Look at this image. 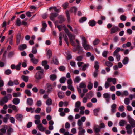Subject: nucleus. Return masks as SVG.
Wrapping results in <instances>:
<instances>
[{
  "instance_id": "f257e3e1",
  "label": "nucleus",
  "mask_w": 135,
  "mask_h": 135,
  "mask_svg": "<svg viewBox=\"0 0 135 135\" xmlns=\"http://www.w3.org/2000/svg\"><path fill=\"white\" fill-rule=\"evenodd\" d=\"M105 127V125L103 123H102L100 124V126L97 125H94L93 129L96 135H100L99 132L100 131L101 129L104 128Z\"/></svg>"
},
{
  "instance_id": "f03ea898",
  "label": "nucleus",
  "mask_w": 135,
  "mask_h": 135,
  "mask_svg": "<svg viewBox=\"0 0 135 135\" xmlns=\"http://www.w3.org/2000/svg\"><path fill=\"white\" fill-rule=\"evenodd\" d=\"M12 98V95L10 94H8L7 96L6 95L0 99V105L3 106L4 104L8 102L9 99L11 100Z\"/></svg>"
},
{
  "instance_id": "7ed1b4c3",
  "label": "nucleus",
  "mask_w": 135,
  "mask_h": 135,
  "mask_svg": "<svg viewBox=\"0 0 135 135\" xmlns=\"http://www.w3.org/2000/svg\"><path fill=\"white\" fill-rule=\"evenodd\" d=\"M44 70H41V71H39L36 73V81L38 83L39 81V80L41 79L43 77L44 74Z\"/></svg>"
},
{
  "instance_id": "20e7f679",
  "label": "nucleus",
  "mask_w": 135,
  "mask_h": 135,
  "mask_svg": "<svg viewBox=\"0 0 135 135\" xmlns=\"http://www.w3.org/2000/svg\"><path fill=\"white\" fill-rule=\"evenodd\" d=\"M120 30L117 26L114 25L110 30V33L111 34L115 33L120 31Z\"/></svg>"
},
{
  "instance_id": "39448f33",
  "label": "nucleus",
  "mask_w": 135,
  "mask_h": 135,
  "mask_svg": "<svg viewBox=\"0 0 135 135\" xmlns=\"http://www.w3.org/2000/svg\"><path fill=\"white\" fill-rule=\"evenodd\" d=\"M127 118L131 126L132 127H135V120L132 118L130 115L127 116Z\"/></svg>"
},
{
  "instance_id": "423d86ee",
  "label": "nucleus",
  "mask_w": 135,
  "mask_h": 135,
  "mask_svg": "<svg viewBox=\"0 0 135 135\" xmlns=\"http://www.w3.org/2000/svg\"><path fill=\"white\" fill-rule=\"evenodd\" d=\"M46 86L47 89V93H51L54 88V86L52 84L48 83L47 84Z\"/></svg>"
},
{
  "instance_id": "0eeeda50",
  "label": "nucleus",
  "mask_w": 135,
  "mask_h": 135,
  "mask_svg": "<svg viewBox=\"0 0 135 135\" xmlns=\"http://www.w3.org/2000/svg\"><path fill=\"white\" fill-rule=\"evenodd\" d=\"M126 129L127 130V133L128 134H131L132 132V127L130 124L127 125L125 127Z\"/></svg>"
},
{
  "instance_id": "6e6552de",
  "label": "nucleus",
  "mask_w": 135,
  "mask_h": 135,
  "mask_svg": "<svg viewBox=\"0 0 135 135\" xmlns=\"http://www.w3.org/2000/svg\"><path fill=\"white\" fill-rule=\"evenodd\" d=\"M103 97L105 99L106 102L109 103L110 98V95L108 93H106L103 94Z\"/></svg>"
},
{
  "instance_id": "1a4fd4ad",
  "label": "nucleus",
  "mask_w": 135,
  "mask_h": 135,
  "mask_svg": "<svg viewBox=\"0 0 135 135\" xmlns=\"http://www.w3.org/2000/svg\"><path fill=\"white\" fill-rule=\"evenodd\" d=\"M58 15L57 13H52L50 14V18L52 21H55V18Z\"/></svg>"
},
{
  "instance_id": "9d476101",
  "label": "nucleus",
  "mask_w": 135,
  "mask_h": 135,
  "mask_svg": "<svg viewBox=\"0 0 135 135\" xmlns=\"http://www.w3.org/2000/svg\"><path fill=\"white\" fill-rule=\"evenodd\" d=\"M68 36L70 42L73 44H74V42L73 40L75 38V36L74 35H72L71 33L68 35Z\"/></svg>"
},
{
  "instance_id": "9b49d317",
  "label": "nucleus",
  "mask_w": 135,
  "mask_h": 135,
  "mask_svg": "<svg viewBox=\"0 0 135 135\" xmlns=\"http://www.w3.org/2000/svg\"><path fill=\"white\" fill-rule=\"evenodd\" d=\"M107 81L109 83L112 82L113 84L114 85L116 83V79L115 78H109L107 79Z\"/></svg>"
},
{
  "instance_id": "f8f14e48",
  "label": "nucleus",
  "mask_w": 135,
  "mask_h": 135,
  "mask_svg": "<svg viewBox=\"0 0 135 135\" xmlns=\"http://www.w3.org/2000/svg\"><path fill=\"white\" fill-rule=\"evenodd\" d=\"M33 100L32 98H28L27 100L26 104L28 105L31 106L33 104Z\"/></svg>"
},
{
  "instance_id": "ddd939ff",
  "label": "nucleus",
  "mask_w": 135,
  "mask_h": 135,
  "mask_svg": "<svg viewBox=\"0 0 135 135\" xmlns=\"http://www.w3.org/2000/svg\"><path fill=\"white\" fill-rule=\"evenodd\" d=\"M116 108L117 105L116 104H113L111 105V111L112 113H113L116 112Z\"/></svg>"
},
{
  "instance_id": "4468645a",
  "label": "nucleus",
  "mask_w": 135,
  "mask_h": 135,
  "mask_svg": "<svg viewBox=\"0 0 135 135\" xmlns=\"http://www.w3.org/2000/svg\"><path fill=\"white\" fill-rule=\"evenodd\" d=\"M58 18L59 20V23H61L65 21L64 17L62 15L59 16L58 17Z\"/></svg>"
},
{
  "instance_id": "2eb2a0df",
  "label": "nucleus",
  "mask_w": 135,
  "mask_h": 135,
  "mask_svg": "<svg viewBox=\"0 0 135 135\" xmlns=\"http://www.w3.org/2000/svg\"><path fill=\"white\" fill-rule=\"evenodd\" d=\"M16 117L17 120L20 122L22 120L23 116L22 115L20 114H18L16 115Z\"/></svg>"
},
{
  "instance_id": "dca6fc26",
  "label": "nucleus",
  "mask_w": 135,
  "mask_h": 135,
  "mask_svg": "<svg viewBox=\"0 0 135 135\" xmlns=\"http://www.w3.org/2000/svg\"><path fill=\"white\" fill-rule=\"evenodd\" d=\"M27 46L26 44H24L21 45L18 47V49L20 50L23 51L27 48Z\"/></svg>"
},
{
  "instance_id": "f3484780",
  "label": "nucleus",
  "mask_w": 135,
  "mask_h": 135,
  "mask_svg": "<svg viewBox=\"0 0 135 135\" xmlns=\"http://www.w3.org/2000/svg\"><path fill=\"white\" fill-rule=\"evenodd\" d=\"M12 102L15 105H17L20 102V99L18 98H14L13 99Z\"/></svg>"
},
{
  "instance_id": "a211bd4d",
  "label": "nucleus",
  "mask_w": 135,
  "mask_h": 135,
  "mask_svg": "<svg viewBox=\"0 0 135 135\" xmlns=\"http://www.w3.org/2000/svg\"><path fill=\"white\" fill-rule=\"evenodd\" d=\"M76 49L78 51V53L79 54H81L83 52V49L82 47H80V46L77 45L76 46Z\"/></svg>"
},
{
  "instance_id": "6ab92c4d",
  "label": "nucleus",
  "mask_w": 135,
  "mask_h": 135,
  "mask_svg": "<svg viewBox=\"0 0 135 135\" xmlns=\"http://www.w3.org/2000/svg\"><path fill=\"white\" fill-rule=\"evenodd\" d=\"M8 127L7 125H4L3 128L1 129V132L4 134L6 132V130L8 128Z\"/></svg>"
},
{
  "instance_id": "aec40b11",
  "label": "nucleus",
  "mask_w": 135,
  "mask_h": 135,
  "mask_svg": "<svg viewBox=\"0 0 135 135\" xmlns=\"http://www.w3.org/2000/svg\"><path fill=\"white\" fill-rule=\"evenodd\" d=\"M88 24L89 26L93 27L96 25V22L94 20H90L88 22Z\"/></svg>"
},
{
  "instance_id": "412c9836",
  "label": "nucleus",
  "mask_w": 135,
  "mask_h": 135,
  "mask_svg": "<svg viewBox=\"0 0 135 135\" xmlns=\"http://www.w3.org/2000/svg\"><path fill=\"white\" fill-rule=\"evenodd\" d=\"M38 128L39 130L41 131H44L46 129L45 127H44L41 124H40L38 126Z\"/></svg>"
},
{
  "instance_id": "4be33fe9",
  "label": "nucleus",
  "mask_w": 135,
  "mask_h": 135,
  "mask_svg": "<svg viewBox=\"0 0 135 135\" xmlns=\"http://www.w3.org/2000/svg\"><path fill=\"white\" fill-rule=\"evenodd\" d=\"M129 60V59L128 57H125L123 60L122 63L124 65H126L128 63Z\"/></svg>"
},
{
  "instance_id": "5701e85b",
  "label": "nucleus",
  "mask_w": 135,
  "mask_h": 135,
  "mask_svg": "<svg viewBox=\"0 0 135 135\" xmlns=\"http://www.w3.org/2000/svg\"><path fill=\"white\" fill-rule=\"evenodd\" d=\"M52 100L50 98H48L47 100L46 101V104L48 106L51 105L52 104Z\"/></svg>"
},
{
  "instance_id": "b1692460",
  "label": "nucleus",
  "mask_w": 135,
  "mask_h": 135,
  "mask_svg": "<svg viewBox=\"0 0 135 135\" xmlns=\"http://www.w3.org/2000/svg\"><path fill=\"white\" fill-rule=\"evenodd\" d=\"M21 78L22 80L26 82H27L28 81L29 78L28 76H27L22 75V76Z\"/></svg>"
},
{
  "instance_id": "393cba45",
  "label": "nucleus",
  "mask_w": 135,
  "mask_h": 135,
  "mask_svg": "<svg viewBox=\"0 0 135 135\" xmlns=\"http://www.w3.org/2000/svg\"><path fill=\"white\" fill-rule=\"evenodd\" d=\"M121 48L120 47H117L115 50L113 52V54L114 56H115L116 54H118V53L120 51Z\"/></svg>"
},
{
  "instance_id": "a878e982",
  "label": "nucleus",
  "mask_w": 135,
  "mask_h": 135,
  "mask_svg": "<svg viewBox=\"0 0 135 135\" xmlns=\"http://www.w3.org/2000/svg\"><path fill=\"white\" fill-rule=\"evenodd\" d=\"M131 45V43L130 42H128L126 44H124L122 45V46L123 48H126L127 47H129Z\"/></svg>"
},
{
  "instance_id": "bb28decb",
  "label": "nucleus",
  "mask_w": 135,
  "mask_h": 135,
  "mask_svg": "<svg viewBox=\"0 0 135 135\" xmlns=\"http://www.w3.org/2000/svg\"><path fill=\"white\" fill-rule=\"evenodd\" d=\"M81 80L80 77L79 76H77L73 80V81L74 83H75L79 82Z\"/></svg>"
},
{
  "instance_id": "cd10ccee",
  "label": "nucleus",
  "mask_w": 135,
  "mask_h": 135,
  "mask_svg": "<svg viewBox=\"0 0 135 135\" xmlns=\"http://www.w3.org/2000/svg\"><path fill=\"white\" fill-rule=\"evenodd\" d=\"M58 95L59 98L62 99L64 97V94L63 92L60 91L58 92Z\"/></svg>"
},
{
  "instance_id": "c85d7f7f",
  "label": "nucleus",
  "mask_w": 135,
  "mask_h": 135,
  "mask_svg": "<svg viewBox=\"0 0 135 135\" xmlns=\"http://www.w3.org/2000/svg\"><path fill=\"white\" fill-rule=\"evenodd\" d=\"M105 65L108 67L111 68L113 65V64L111 62L109 61H107L105 62Z\"/></svg>"
},
{
  "instance_id": "c756f323",
  "label": "nucleus",
  "mask_w": 135,
  "mask_h": 135,
  "mask_svg": "<svg viewBox=\"0 0 135 135\" xmlns=\"http://www.w3.org/2000/svg\"><path fill=\"white\" fill-rule=\"evenodd\" d=\"M82 45L85 50H87L90 49L89 46L87 44V43L83 44Z\"/></svg>"
},
{
  "instance_id": "7c9ffc66",
  "label": "nucleus",
  "mask_w": 135,
  "mask_h": 135,
  "mask_svg": "<svg viewBox=\"0 0 135 135\" xmlns=\"http://www.w3.org/2000/svg\"><path fill=\"white\" fill-rule=\"evenodd\" d=\"M50 78L52 81H54L57 78V76L55 74H52L50 76Z\"/></svg>"
},
{
  "instance_id": "2f4dec72",
  "label": "nucleus",
  "mask_w": 135,
  "mask_h": 135,
  "mask_svg": "<svg viewBox=\"0 0 135 135\" xmlns=\"http://www.w3.org/2000/svg\"><path fill=\"white\" fill-rule=\"evenodd\" d=\"M99 66V63L97 61H95V62L94 67L95 69V70L98 71Z\"/></svg>"
},
{
  "instance_id": "473e14b6",
  "label": "nucleus",
  "mask_w": 135,
  "mask_h": 135,
  "mask_svg": "<svg viewBox=\"0 0 135 135\" xmlns=\"http://www.w3.org/2000/svg\"><path fill=\"white\" fill-rule=\"evenodd\" d=\"M80 37L82 40V44L87 43V38L84 36H80Z\"/></svg>"
},
{
  "instance_id": "72a5a7b5",
  "label": "nucleus",
  "mask_w": 135,
  "mask_h": 135,
  "mask_svg": "<svg viewBox=\"0 0 135 135\" xmlns=\"http://www.w3.org/2000/svg\"><path fill=\"white\" fill-rule=\"evenodd\" d=\"M87 20V18L85 17H82L79 20V22L80 23H83Z\"/></svg>"
},
{
  "instance_id": "f704fd0d",
  "label": "nucleus",
  "mask_w": 135,
  "mask_h": 135,
  "mask_svg": "<svg viewBox=\"0 0 135 135\" xmlns=\"http://www.w3.org/2000/svg\"><path fill=\"white\" fill-rule=\"evenodd\" d=\"M47 55L48 56L49 59L52 56V51L50 50H48L47 53Z\"/></svg>"
},
{
  "instance_id": "c9c22d12",
  "label": "nucleus",
  "mask_w": 135,
  "mask_h": 135,
  "mask_svg": "<svg viewBox=\"0 0 135 135\" xmlns=\"http://www.w3.org/2000/svg\"><path fill=\"white\" fill-rule=\"evenodd\" d=\"M100 41V40L96 38L93 42V44L94 46H95L98 44Z\"/></svg>"
},
{
  "instance_id": "e433bc0d",
  "label": "nucleus",
  "mask_w": 135,
  "mask_h": 135,
  "mask_svg": "<svg viewBox=\"0 0 135 135\" xmlns=\"http://www.w3.org/2000/svg\"><path fill=\"white\" fill-rule=\"evenodd\" d=\"M21 20L18 18L17 19L16 22V25L18 26H20L21 24Z\"/></svg>"
},
{
  "instance_id": "4c0bfd02",
  "label": "nucleus",
  "mask_w": 135,
  "mask_h": 135,
  "mask_svg": "<svg viewBox=\"0 0 135 135\" xmlns=\"http://www.w3.org/2000/svg\"><path fill=\"white\" fill-rule=\"evenodd\" d=\"M93 87V84L91 82H89L87 86L89 90H91Z\"/></svg>"
},
{
  "instance_id": "58836bf2",
  "label": "nucleus",
  "mask_w": 135,
  "mask_h": 135,
  "mask_svg": "<svg viewBox=\"0 0 135 135\" xmlns=\"http://www.w3.org/2000/svg\"><path fill=\"white\" fill-rule=\"evenodd\" d=\"M24 92L28 96L30 97L31 96V93L30 90L26 89L25 90Z\"/></svg>"
},
{
  "instance_id": "ea45409f",
  "label": "nucleus",
  "mask_w": 135,
  "mask_h": 135,
  "mask_svg": "<svg viewBox=\"0 0 135 135\" xmlns=\"http://www.w3.org/2000/svg\"><path fill=\"white\" fill-rule=\"evenodd\" d=\"M124 102L125 104L127 105L129 104L130 103L129 99L128 98H125L124 100Z\"/></svg>"
},
{
  "instance_id": "a19ab883",
  "label": "nucleus",
  "mask_w": 135,
  "mask_h": 135,
  "mask_svg": "<svg viewBox=\"0 0 135 135\" xmlns=\"http://www.w3.org/2000/svg\"><path fill=\"white\" fill-rule=\"evenodd\" d=\"M66 78L65 77H62L60 79L59 81L61 83H63L65 82Z\"/></svg>"
},
{
  "instance_id": "79ce46f5",
  "label": "nucleus",
  "mask_w": 135,
  "mask_h": 135,
  "mask_svg": "<svg viewBox=\"0 0 135 135\" xmlns=\"http://www.w3.org/2000/svg\"><path fill=\"white\" fill-rule=\"evenodd\" d=\"M120 18L121 20L123 21H124L126 20L127 17L124 15H122L120 16Z\"/></svg>"
},
{
  "instance_id": "37998d69",
  "label": "nucleus",
  "mask_w": 135,
  "mask_h": 135,
  "mask_svg": "<svg viewBox=\"0 0 135 135\" xmlns=\"http://www.w3.org/2000/svg\"><path fill=\"white\" fill-rule=\"evenodd\" d=\"M21 95V93L20 92H18L17 93H14L12 94L13 96L15 97H19Z\"/></svg>"
},
{
  "instance_id": "c03bdc74",
  "label": "nucleus",
  "mask_w": 135,
  "mask_h": 135,
  "mask_svg": "<svg viewBox=\"0 0 135 135\" xmlns=\"http://www.w3.org/2000/svg\"><path fill=\"white\" fill-rule=\"evenodd\" d=\"M77 10V8L75 7H71L70 9L71 12H73L74 13H75Z\"/></svg>"
},
{
  "instance_id": "a18cd8bd",
  "label": "nucleus",
  "mask_w": 135,
  "mask_h": 135,
  "mask_svg": "<svg viewBox=\"0 0 135 135\" xmlns=\"http://www.w3.org/2000/svg\"><path fill=\"white\" fill-rule=\"evenodd\" d=\"M12 131V129L11 127H9L7 131V133L8 135H10Z\"/></svg>"
},
{
  "instance_id": "49530a36",
  "label": "nucleus",
  "mask_w": 135,
  "mask_h": 135,
  "mask_svg": "<svg viewBox=\"0 0 135 135\" xmlns=\"http://www.w3.org/2000/svg\"><path fill=\"white\" fill-rule=\"evenodd\" d=\"M81 106V102L80 101H78L75 104V107L76 108H79Z\"/></svg>"
},
{
  "instance_id": "de8ad7c7",
  "label": "nucleus",
  "mask_w": 135,
  "mask_h": 135,
  "mask_svg": "<svg viewBox=\"0 0 135 135\" xmlns=\"http://www.w3.org/2000/svg\"><path fill=\"white\" fill-rule=\"evenodd\" d=\"M69 6V3L68 2H66L64 3L63 5L62 6L63 7L64 9H66Z\"/></svg>"
},
{
  "instance_id": "09e8293b",
  "label": "nucleus",
  "mask_w": 135,
  "mask_h": 135,
  "mask_svg": "<svg viewBox=\"0 0 135 135\" xmlns=\"http://www.w3.org/2000/svg\"><path fill=\"white\" fill-rule=\"evenodd\" d=\"M29 57L31 58V61L34 63V58H33V54L30 53L29 54Z\"/></svg>"
},
{
  "instance_id": "8fccbe9b",
  "label": "nucleus",
  "mask_w": 135,
  "mask_h": 135,
  "mask_svg": "<svg viewBox=\"0 0 135 135\" xmlns=\"http://www.w3.org/2000/svg\"><path fill=\"white\" fill-rule=\"evenodd\" d=\"M64 40L65 41L66 44H67L68 45H69V43L68 42V38L66 35L64 36Z\"/></svg>"
},
{
  "instance_id": "3c124183",
  "label": "nucleus",
  "mask_w": 135,
  "mask_h": 135,
  "mask_svg": "<svg viewBox=\"0 0 135 135\" xmlns=\"http://www.w3.org/2000/svg\"><path fill=\"white\" fill-rule=\"evenodd\" d=\"M21 63H20L16 65V66L15 69L17 71H19L21 69Z\"/></svg>"
},
{
  "instance_id": "603ef678",
  "label": "nucleus",
  "mask_w": 135,
  "mask_h": 135,
  "mask_svg": "<svg viewBox=\"0 0 135 135\" xmlns=\"http://www.w3.org/2000/svg\"><path fill=\"white\" fill-rule=\"evenodd\" d=\"M99 110V108H96L94 110V113L95 115L97 116L98 115L97 113L98 112Z\"/></svg>"
},
{
  "instance_id": "864d4df0",
  "label": "nucleus",
  "mask_w": 135,
  "mask_h": 135,
  "mask_svg": "<svg viewBox=\"0 0 135 135\" xmlns=\"http://www.w3.org/2000/svg\"><path fill=\"white\" fill-rule=\"evenodd\" d=\"M126 122L125 120H122L119 122V125L121 126H124Z\"/></svg>"
},
{
  "instance_id": "5fc2aeb1",
  "label": "nucleus",
  "mask_w": 135,
  "mask_h": 135,
  "mask_svg": "<svg viewBox=\"0 0 135 135\" xmlns=\"http://www.w3.org/2000/svg\"><path fill=\"white\" fill-rule=\"evenodd\" d=\"M85 132V130L83 129L81 131H79L78 132V135H84V133Z\"/></svg>"
},
{
  "instance_id": "6e6d98bb",
  "label": "nucleus",
  "mask_w": 135,
  "mask_h": 135,
  "mask_svg": "<svg viewBox=\"0 0 135 135\" xmlns=\"http://www.w3.org/2000/svg\"><path fill=\"white\" fill-rule=\"evenodd\" d=\"M79 87L81 88H85L86 87V85L83 83H81L79 84Z\"/></svg>"
},
{
  "instance_id": "4d7b16f0",
  "label": "nucleus",
  "mask_w": 135,
  "mask_h": 135,
  "mask_svg": "<svg viewBox=\"0 0 135 135\" xmlns=\"http://www.w3.org/2000/svg\"><path fill=\"white\" fill-rule=\"evenodd\" d=\"M11 72L12 71L10 69H8L5 71L4 73L6 75H9L11 74Z\"/></svg>"
},
{
  "instance_id": "13d9d810",
  "label": "nucleus",
  "mask_w": 135,
  "mask_h": 135,
  "mask_svg": "<svg viewBox=\"0 0 135 135\" xmlns=\"http://www.w3.org/2000/svg\"><path fill=\"white\" fill-rule=\"evenodd\" d=\"M108 53V51H104L102 53V55L103 57H107Z\"/></svg>"
},
{
  "instance_id": "bf43d9fd",
  "label": "nucleus",
  "mask_w": 135,
  "mask_h": 135,
  "mask_svg": "<svg viewBox=\"0 0 135 135\" xmlns=\"http://www.w3.org/2000/svg\"><path fill=\"white\" fill-rule=\"evenodd\" d=\"M41 110V109L40 108L38 107L34 110V112L38 114L40 113Z\"/></svg>"
},
{
  "instance_id": "052dcab7",
  "label": "nucleus",
  "mask_w": 135,
  "mask_h": 135,
  "mask_svg": "<svg viewBox=\"0 0 135 135\" xmlns=\"http://www.w3.org/2000/svg\"><path fill=\"white\" fill-rule=\"evenodd\" d=\"M68 88L71 91H74V88L72 86V85H68Z\"/></svg>"
},
{
  "instance_id": "680f3d73",
  "label": "nucleus",
  "mask_w": 135,
  "mask_h": 135,
  "mask_svg": "<svg viewBox=\"0 0 135 135\" xmlns=\"http://www.w3.org/2000/svg\"><path fill=\"white\" fill-rule=\"evenodd\" d=\"M51 111V107H48L46 108V112L47 113H49Z\"/></svg>"
},
{
  "instance_id": "e2e57ef3",
  "label": "nucleus",
  "mask_w": 135,
  "mask_h": 135,
  "mask_svg": "<svg viewBox=\"0 0 135 135\" xmlns=\"http://www.w3.org/2000/svg\"><path fill=\"white\" fill-rule=\"evenodd\" d=\"M115 56H116L117 61H119L120 59V55L119 54H117L116 55H115Z\"/></svg>"
},
{
  "instance_id": "0e129e2a",
  "label": "nucleus",
  "mask_w": 135,
  "mask_h": 135,
  "mask_svg": "<svg viewBox=\"0 0 135 135\" xmlns=\"http://www.w3.org/2000/svg\"><path fill=\"white\" fill-rule=\"evenodd\" d=\"M108 81L105 82V88L107 89L110 86V84Z\"/></svg>"
},
{
  "instance_id": "69168bd1",
  "label": "nucleus",
  "mask_w": 135,
  "mask_h": 135,
  "mask_svg": "<svg viewBox=\"0 0 135 135\" xmlns=\"http://www.w3.org/2000/svg\"><path fill=\"white\" fill-rule=\"evenodd\" d=\"M10 122L12 124H14L15 122V120L14 117H10L9 118Z\"/></svg>"
},
{
  "instance_id": "338daca9",
  "label": "nucleus",
  "mask_w": 135,
  "mask_h": 135,
  "mask_svg": "<svg viewBox=\"0 0 135 135\" xmlns=\"http://www.w3.org/2000/svg\"><path fill=\"white\" fill-rule=\"evenodd\" d=\"M82 58V56H80L77 57L76 60L78 61H81Z\"/></svg>"
},
{
  "instance_id": "774afa93",
  "label": "nucleus",
  "mask_w": 135,
  "mask_h": 135,
  "mask_svg": "<svg viewBox=\"0 0 135 135\" xmlns=\"http://www.w3.org/2000/svg\"><path fill=\"white\" fill-rule=\"evenodd\" d=\"M129 97L130 100H132L133 98H135V94H130Z\"/></svg>"
}]
</instances>
